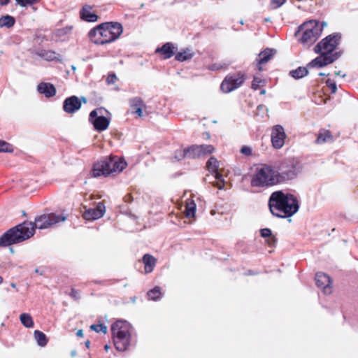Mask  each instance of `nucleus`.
Wrapping results in <instances>:
<instances>
[{
    "label": "nucleus",
    "instance_id": "f257e3e1",
    "mask_svg": "<svg viewBox=\"0 0 358 358\" xmlns=\"http://www.w3.org/2000/svg\"><path fill=\"white\" fill-rule=\"evenodd\" d=\"M66 217L62 215L50 213L40 215L35 219V223L24 222L10 229L0 236V247H6L30 238L35 233V229H44L59 222L65 221Z\"/></svg>",
    "mask_w": 358,
    "mask_h": 358
},
{
    "label": "nucleus",
    "instance_id": "f03ea898",
    "mask_svg": "<svg viewBox=\"0 0 358 358\" xmlns=\"http://www.w3.org/2000/svg\"><path fill=\"white\" fill-rule=\"evenodd\" d=\"M271 213L278 217H289L294 215L299 208L297 198L291 194H285L281 191L271 194L268 201Z\"/></svg>",
    "mask_w": 358,
    "mask_h": 358
},
{
    "label": "nucleus",
    "instance_id": "7ed1b4c3",
    "mask_svg": "<svg viewBox=\"0 0 358 358\" xmlns=\"http://www.w3.org/2000/svg\"><path fill=\"white\" fill-rule=\"evenodd\" d=\"M123 27L119 22H105L90 30L88 34L91 41L103 45L115 41L122 34Z\"/></svg>",
    "mask_w": 358,
    "mask_h": 358
},
{
    "label": "nucleus",
    "instance_id": "20e7f679",
    "mask_svg": "<svg viewBox=\"0 0 358 358\" xmlns=\"http://www.w3.org/2000/svg\"><path fill=\"white\" fill-rule=\"evenodd\" d=\"M127 166V162L121 158L113 156L103 158L94 164L92 175L93 177L108 176L115 172H121Z\"/></svg>",
    "mask_w": 358,
    "mask_h": 358
},
{
    "label": "nucleus",
    "instance_id": "39448f33",
    "mask_svg": "<svg viewBox=\"0 0 358 358\" xmlns=\"http://www.w3.org/2000/svg\"><path fill=\"white\" fill-rule=\"evenodd\" d=\"M131 326L127 321L117 320L111 326L114 345L119 351H124L130 344Z\"/></svg>",
    "mask_w": 358,
    "mask_h": 358
},
{
    "label": "nucleus",
    "instance_id": "423d86ee",
    "mask_svg": "<svg viewBox=\"0 0 358 358\" xmlns=\"http://www.w3.org/2000/svg\"><path fill=\"white\" fill-rule=\"evenodd\" d=\"M302 169L303 166L299 158L287 157L280 162L276 172L280 182H282L296 178Z\"/></svg>",
    "mask_w": 358,
    "mask_h": 358
},
{
    "label": "nucleus",
    "instance_id": "0eeeda50",
    "mask_svg": "<svg viewBox=\"0 0 358 358\" xmlns=\"http://www.w3.org/2000/svg\"><path fill=\"white\" fill-rule=\"evenodd\" d=\"M324 25H326L324 22L320 24L316 20H309L302 24L298 31V32H302L299 39L300 43L304 46L311 45L320 36Z\"/></svg>",
    "mask_w": 358,
    "mask_h": 358
},
{
    "label": "nucleus",
    "instance_id": "6e6552de",
    "mask_svg": "<svg viewBox=\"0 0 358 358\" xmlns=\"http://www.w3.org/2000/svg\"><path fill=\"white\" fill-rule=\"evenodd\" d=\"M276 171L268 166H265L257 170L251 180L252 187L271 186L280 183Z\"/></svg>",
    "mask_w": 358,
    "mask_h": 358
},
{
    "label": "nucleus",
    "instance_id": "1a4fd4ad",
    "mask_svg": "<svg viewBox=\"0 0 358 358\" xmlns=\"http://www.w3.org/2000/svg\"><path fill=\"white\" fill-rule=\"evenodd\" d=\"M341 35L338 33L330 34L322 39L314 48L316 53H322L326 55H334V51L340 43ZM336 52H334L335 54Z\"/></svg>",
    "mask_w": 358,
    "mask_h": 358
},
{
    "label": "nucleus",
    "instance_id": "9d476101",
    "mask_svg": "<svg viewBox=\"0 0 358 358\" xmlns=\"http://www.w3.org/2000/svg\"><path fill=\"white\" fill-rule=\"evenodd\" d=\"M245 80V76L243 72H237L229 74L225 77L220 85L221 90L224 93L231 92L241 87Z\"/></svg>",
    "mask_w": 358,
    "mask_h": 358
},
{
    "label": "nucleus",
    "instance_id": "9b49d317",
    "mask_svg": "<svg viewBox=\"0 0 358 358\" xmlns=\"http://www.w3.org/2000/svg\"><path fill=\"white\" fill-rule=\"evenodd\" d=\"M102 111V108L95 109L90 112L89 116L90 122L98 131L107 129L110 124V120L103 116Z\"/></svg>",
    "mask_w": 358,
    "mask_h": 358
},
{
    "label": "nucleus",
    "instance_id": "f8f14e48",
    "mask_svg": "<svg viewBox=\"0 0 358 358\" xmlns=\"http://www.w3.org/2000/svg\"><path fill=\"white\" fill-rule=\"evenodd\" d=\"M271 136L272 145L275 149L282 148L287 135L281 125L277 124L272 128Z\"/></svg>",
    "mask_w": 358,
    "mask_h": 358
},
{
    "label": "nucleus",
    "instance_id": "ddd939ff",
    "mask_svg": "<svg viewBox=\"0 0 358 358\" xmlns=\"http://www.w3.org/2000/svg\"><path fill=\"white\" fill-rule=\"evenodd\" d=\"M320 55L312 60L308 65V67L321 68L328 64L333 63L340 56L338 53H335L332 55H326L322 53H319Z\"/></svg>",
    "mask_w": 358,
    "mask_h": 358
},
{
    "label": "nucleus",
    "instance_id": "4468645a",
    "mask_svg": "<svg viewBox=\"0 0 358 358\" xmlns=\"http://www.w3.org/2000/svg\"><path fill=\"white\" fill-rule=\"evenodd\" d=\"M206 166L208 170L214 175L215 179L217 180V187L219 189L223 188L224 180L222 179V175L219 173V162L217 159L213 157H210L206 163Z\"/></svg>",
    "mask_w": 358,
    "mask_h": 358
},
{
    "label": "nucleus",
    "instance_id": "2eb2a0df",
    "mask_svg": "<svg viewBox=\"0 0 358 358\" xmlns=\"http://www.w3.org/2000/svg\"><path fill=\"white\" fill-rule=\"evenodd\" d=\"M106 211L105 206L99 202L94 208L87 209L83 213V217L86 220H94L103 217Z\"/></svg>",
    "mask_w": 358,
    "mask_h": 358
},
{
    "label": "nucleus",
    "instance_id": "dca6fc26",
    "mask_svg": "<svg viewBox=\"0 0 358 358\" xmlns=\"http://www.w3.org/2000/svg\"><path fill=\"white\" fill-rule=\"evenodd\" d=\"M315 282L318 287L322 289L324 294L331 292V280L329 275L324 273H317L315 275Z\"/></svg>",
    "mask_w": 358,
    "mask_h": 358
},
{
    "label": "nucleus",
    "instance_id": "f3484780",
    "mask_svg": "<svg viewBox=\"0 0 358 358\" xmlns=\"http://www.w3.org/2000/svg\"><path fill=\"white\" fill-rule=\"evenodd\" d=\"M80 106L81 103L78 98L76 96H72L64 100L63 109L67 113H73L78 110Z\"/></svg>",
    "mask_w": 358,
    "mask_h": 358
},
{
    "label": "nucleus",
    "instance_id": "a211bd4d",
    "mask_svg": "<svg viewBox=\"0 0 358 358\" xmlns=\"http://www.w3.org/2000/svg\"><path fill=\"white\" fill-rule=\"evenodd\" d=\"M276 53V50L274 49L271 48H266L264 51H262L259 54V59L257 61L258 65H259V70L262 71L261 66L262 64H264L267 63L269 60L271 59V58L275 55Z\"/></svg>",
    "mask_w": 358,
    "mask_h": 358
},
{
    "label": "nucleus",
    "instance_id": "6ab92c4d",
    "mask_svg": "<svg viewBox=\"0 0 358 358\" xmlns=\"http://www.w3.org/2000/svg\"><path fill=\"white\" fill-rule=\"evenodd\" d=\"M80 15V17L87 22H96L98 19L97 15L92 11V7L89 5L83 7Z\"/></svg>",
    "mask_w": 358,
    "mask_h": 358
},
{
    "label": "nucleus",
    "instance_id": "aec40b11",
    "mask_svg": "<svg viewBox=\"0 0 358 358\" xmlns=\"http://www.w3.org/2000/svg\"><path fill=\"white\" fill-rule=\"evenodd\" d=\"M131 108L134 110L133 113L136 114L138 117H141L143 115V108L145 107L143 101L139 97H134L129 100Z\"/></svg>",
    "mask_w": 358,
    "mask_h": 358
},
{
    "label": "nucleus",
    "instance_id": "412c9836",
    "mask_svg": "<svg viewBox=\"0 0 358 358\" xmlns=\"http://www.w3.org/2000/svg\"><path fill=\"white\" fill-rule=\"evenodd\" d=\"M175 46L171 43H166L161 48L156 50V52L160 53L165 59L171 58L174 55Z\"/></svg>",
    "mask_w": 358,
    "mask_h": 358
},
{
    "label": "nucleus",
    "instance_id": "4be33fe9",
    "mask_svg": "<svg viewBox=\"0 0 358 358\" xmlns=\"http://www.w3.org/2000/svg\"><path fill=\"white\" fill-rule=\"evenodd\" d=\"M38 92L46 97H52L56 94L55 86L50 83H41L37 87Z\"/></svg>",
    "mask_w": 358,
    "mask_h": 358
},
{
    "label": "nucleus",
    "instance_id": "5701e85b",
    "mask_svg": "<svg viewBox=\"0 0 358 358\" xmlns=\"http://www.w3.org/2000/svg\"><path fill=\"white\" fill-rule=\"evenodd\" d=\"M200 145H194L180 152L181 157H200Z\"/></svg>",
    "mask_w": 358,
    "mask_h": 358
},
{
    "label": "nucleus",
    "instance_id": "b1692460",
    "mask_svg": "<svg viewBox=\"0 0 358 358\" xmlns=\"http://www.w3.org/2000/svg\"><path fill=\"white\" fill-rule=\"evenodd\" d=\"M196 205L192 199H188L185 203V215L187 219H194L195 217Z\"/></svg>",
    "mask_w": 358,
    "mask_h": 358
},
{
    "label": "nucleus",
    "instance_id": "393cba45",
    "mask_svg": "<svg viewBox=\"0 0 358 358\" xmlns=\"http://www.w3.org/2000/svg\"><path fill=\"white\" fill-rule=\"evenodd\" d=\"M36 55L47 61L60 60L61 56L59 54L50 50H40L36 52Z\"/></svg>",
    "mask_w": 358,
    "mask_h": 358
},
{
    "label": "nucleus",
    "instance_id": "a878e982",
    "mask_svg": "<svg viewBox=\"0 0 358 358\" xmlns=\"http://www.w3.org/2000/svg\"><path fill=\"white\" fill-rule=\"evenodd\" d=\"M143 262L145 265V272L146 273H151L157 262V259L149 254H145L143 257Z\"/></svg>",
    "mask_w": 358,
    "mask_h": 358
},
{
    "label": "nucleus",
    "instance_id": "bb28decb",
    "mask_svg": "<svg viewBox=\"0 0 358 358\" xmlns=\"http://www.w3.org/2000/svg\"><path fill=\"white\" fill-rule=\"evenodd\" d=\"M194 53L189 49L184 50L176 55V59L178 62H185L191 59Z\"/></svg>",
    "mask_w": 358,
    "mask_h": 358
},
{
    "label": "nucleus",
    "instance_id": "cd10ccee",
    "mask_svg": "<svg viewBox=\"0 0 358 358\" xmlns=\"http://www.w3.org/2000/svg\"><path fill=\"white\" fill-rule=\"evenodd\" d=\"M34 336L37 344L39 346L45 347L47 345L48 338L43 332L39 330H36L34 332Z\"/></svg>",
    "mask_w": 358,
    "mask_h": 358
},
{
    "label": "nucleus",
    "instance_id": "c85d7f7f",
    "mask_svg": "<svg viewBox=\"0 0 358 358\" xmlns=\"http://www.w3.org/2000/svg\"><path fill=\"white\" fill-rule=\"evenodd\" d=\"M332 136L331 133L327 130H322L319 133L317 138L316 139V143L321 144L326 142L331 141Z\"/></svg>",
    "mask_w": 358,
    "mask_h": 358
},
{
    "label": "nucleus",
    "instance_id": "c756f323",
    "mask_svg": "<svg viewBox=\"0 0 358 358\" xmlns=\"http://www.w3.org/2000/svg\"><path fill=\"white\" fill-rule=\"evenodd\" d=\"M15 23V18L11 15H4L0 17V27L10 28Z\"/></svg>",
    "mask_w": 358,
    "mask_h": 358
},
{
    "label": "nucleus",
    "instance_id": "7c9ffc66",
    "mask_svg": "<svg viewBox=\"0 0 358 358\" xmlns=\"http://www.w3.org/2000/svg\"><path fill=\"white\" fill-rule=\"evenodd\" d=\"M21 323L27 328H32L34 327V321L31 316L28 313H22L20 315Z\"/></svg>",
    "mask_w": 358,
    "mask_h": 358
},
{
    "label": "nucleus",
    "instance_id": "2f4dec72",
    "mask_svg": "<svg viewBox=\"0 0 358 358\" xmlns=\"http://www.w3.org/2000/svg\"><path fill=\"white\" fill-rule=\"evenodd\" d=\"M290 76L296 79H299L308 74V70L305 67H299L295 70H292L289 73Z\"/></svg>",
    "mask_w": 358,
    "mask_h": 358
},
{
    "label": "nucleus",
    "instance_id": "473e14b6",
    "mask_svg": "<svg viewBox=\"0 0 358 358\" xmlns=\"http://www.w3.org/2000/svg\"><path fill=\"white\" fill-rule=\"evenodd\" d=\"M149 299L157 301L161 298L162 293L159 287H155L147 294Z\"/></svg>",
    "mask_w": 358,
    "mask_h": 358
},
{
    "label": "nucleus",
    "instance_id": "72a5a7b5",
    "mask_svg": "<svg viewBox=\"0 0 358 358\" xmlns=\"http://www.w3.org/2000/svg\"><path fill=\"white\" fill-rule=\"evenodd\" d=\"M200 157L206 156L213 153L215 148L211 145H200Z\"/></svg>",
    "mask_w": 358,
    "mask_h": 358
},
{
    "label": "nucleus",
    "instance_id": "f704fd0d",
    "mask_svg": "<svg viewBox=\"0 0 358 358\" xmlns=\"http://www.w3.org/2000/svg\"><path fill=\"white\" fill-rule=\"evenodd\" d=\"M265 81L260 78L254 77L252 83V88L257 90L259 87L264 85Z\"/></svg>",
    "mask_w": 358,
    "mask_h": 358
},
{
    "label": "nucleus",
    "instance_id": "c9c22d12",
    "mask_svg": "<svg viewBox=\"0 0 358 358\" xmlns=\"http://www.w3.org/2000/svg\"><path fill=\"white\" fill-rule=\"evenodd\" d=\"M91 329L95 331L96 332H103L106 334L107 332V327L100 324H92L90 327Z\"/></svg>",
    "mask_w": 358,
    "mask_h": 358
},
{
    "label": "nucleus",
    "instance_id": "e433bc0d",
    "mask_svg": "<svg viewBox=\"0 0 358 358\" xmlns=\"http://www.w3.org/2000/svg\"><path fill=\"white\" fill-rule=\"evenodd\" d=\"M13 151L12 145L9 143L0 141V152H9Z\"/></svg>",
    "mask_w": 358,
    "mask_h": 358
},
{
    "label": "nucleus",
    "instance_id": "4c0bfd02",
    "mask_svg": "<svg viewBox=\"0 0 358 358\" xmlns=\"http://www.w3.org/2000/svg\"><path fill=\"white\" fill-rule=\"evenodd\" d=\"M326 84L327 86L331 90L332 94H335L336 92L337 86L335 81L331 79H328L326 81Z\"/></svg>",
    "mask_w": 358,
    "mask_h": 358
},
{
    "label": "nucleus",
    "instance_id": "58836bf2",
    "mask_svg": "<svg viewBox=\"0 0 358 358\" xmlns=\"http://www.w3.org/2000/svg\"><path fill=\"white\" fill-rule=\"evenodd\" d=\"M17 3L21 6H26L27 5H31L37 3L39 0H15Z\"/></svg>",
    "mask_w": 358,
    "mask_h": 358
},
{
    "label": "nucleus",
    "instance_id": "ea45409f",
    "mask_svg": "<svg viewBox=\"0 0 358 358\" xmlns=\"http://www.w3.org/2000/svg\"><path fill=\"white\" fill-rule=\"evenodd\" d=\"M241 152L246 156H250L252 155V148L249 146L244 145L241 149Z\"/></svg>",
    "mask_w": 358,
    "mask_h": 358
},
{
    "label": "nucleus",
    "instance_id": "a19ab883",
    "mask_svg": "<svg viewBox=\"0 0 358 358\" xmlns=\"http://www.w3.org/2000/svg\"><path fill=\"white\" fill-rule=\"evenodd\" d=\"M286 0H271V3L273 8H278L280 7Z\"/></svg>",
    "mask_w": 358,
    "mask_h": 358
},
{
    "label": "nucleus",
    "instance_id": "79ce46f5",
    "mask_svg": "<svg viewBox=\"0 0 358 358\" xmlns=\"http://www.w3.org/2000/svg\"><path fill=\"white\" fill-rule=\"evenodd\" d=\"M261 236L264 238L270 237L272 234L271 229L264 228L260 231Z\"/></svg>",
    "mask_w": 358,
    "mask_h": 358
},
{
    "label": "nucleus",
    "instance_id": "37998d69",
    "mask_svg": "<svg viewBox=\"0 0 358 358\" xmlns=\"http://www.w3.org/2000/svg\"><path fill=\"white\" fill-rule=\"evenodd\" d=\"M116 80H117L116 75L114 73H112V74H110L108 76V77L106 78V83L108 85L113 84L115 83Z\"/></svg>",
    "mask_w": 358,
    "mask_h": 358
},
{
    "label": "nucleus",
    "instance_id": "c03bdc74",
    "mask_svg": "<svg viewBox=\"0 0 358 358\" xmlns=\"http://www.w3.org/2000/svg\"><path fill=\"white\" fill-rule=\"evenodd\" d=\"M70 296L75 299H78L80 297V293L78 290L72 289L70 293Z\"/></svg>",
    "mask_w": 358,
    "mask_h": 358
},
{
    "label": "nucleus",
    "instance_id": "a18cd8bd",
    "mask_svg": "<svg viewBox=\"0 0 358 358\" xmlns=\"http://www.w3.org/2000/svg\"><path fill=\"white\" fill-rule=\"evenodd\" d=\"M222 68V66L220 64H214L209 66V69L211 71L218 70Z\"/></svg>",
    "mask_w": 358,
    "mask_h": 358
},
{
    "label": "nucleus",
    "instance_id": "49530a36",
    "mask_svg": "<svg viewBox=\"0 0 358 358\" xmlns=\"http://www.w3.org/2000/svg\"><path fill=\"white\" fill-rule=\"evenodd\" d=\"M124 201L126 203H130V202H131L133 201V197H132V196L130 194H127L124 197Z\"/></svg>",
    "mask_w": 358,
    "mask_h": 358
},
{
    "label": "nucleus",
    "instance_id": "de8ad7c7",
    "mask_svg": "<svg viewBox=\"0 0 358 358\" xmlns=\"http://www.w3.org/2000/svg\"><path fill=\"white\" fill-rule=\"evenodd\" d=\"M182 150H178L176 152V155H175V158L177 159L178 160H180L182 159H184L185 157H181V155H180V152H181Z\"/></svg>",
    "mask_w": 358,
    "mask_h": 358
},
{
    "label": "nucleus",
    "instance_id": "09e8293b",
    "mask_svg": "<svg viewBox=\"0 0 358 358\" xmlns=\"http://www.w3.org/2000/svg\"><path fill=\"white\" fill-rule=\"evenodd\" d=\"M257 110H266V111H268V109L266 108L265 106L264 105H259L258 107H257Z\"/></svg>",
    "mask_w": 358,
    "mask_h": 358
},
{
    "label": "nucleus",
    "instance_id": "8fccbe9b",
    "mask_svg": "<svg viewBox=\"0 0 358 358\" xmlns=\"http://www.w3.org/2000/svg\"><path fill=\"white\" fill-rule=\"evenodd\" d=\"M9 2V0H0V5L4 6L7 5Z\"/></svg>",
    "mask_w": 358,
    "mask_h": 358
},
{
    "label": "nucleus",
    "instance_id": "3c124183",
    "mask_svg": "<svg viewBox=\"0 0 358 358\" xmlns=\"http://www.w3.org/2000/svg\"><path fill=\"white\" fill-rule=\"evenodd\" d=\"M76 335L79 337H82L83 336V333L82 330H78L76 333Z\"/></svg>",
    "mask_w": 358,
    "mask_h": 358
},
{
    "label": "nucleus",
    "instance_id": "603ef678",
    "mask_svg": "<svg viewBox=\"0 0 358 358\" xmlns=\"http://www.w3.org/2000/svg\"><path fill=\"white\" fill-rule=\"evenodd\" d=\"M335 75L336 76H342L343 78L345 76V74H341V71H336L335 72Z\"/></svg>",
    "mask_w": 358,
    "mask_h": 358
},
{
    "label": "nucleus",
    "instance_id": "864d4df0",
    "mask_svg": "<svg viewBox=\"0 0 358 358\" xmlns=\"http://www.w3.org/2000/svg\"><path fill=\"white\" fill-rule=\"evenodd\" d=\"M90 342L89 341H87L85 342V345H86V347H87V348H89V347H90Z\"/></svg>",
    "mask_w": 358,
    "mask_h": 358
},
{
    "label": "nucleus",
    "instance_id": "5fc2aeb1",
    "mask_svg": "<svg viewBox=\"0 0 358 358\" xmlns=\"http://www.w3.org/2000/svg\"><path fill=\"white\" fill-rule=\"evenodd\" d=\"M266 94V90H262L261 92H260V94Z\"/></svg>",
    "mask_w": 358,
    "mask_h": 358
},
{
    "label": "nucleus",
    "instance_id": "6e6d98bb",
    "mask_svg": "<svg viewBox=\"0 0 358 358\" xmlns=\"http://www.w3.org/2000/svg\"><path fill=\"white\" fill-rule=\"evenodd\" d=\"M10 286H11L12 287H13V288H16V284H15V283H13V282H12V283L10 284Z\"/></svg>",
    "mask_w": 358,
    "mask_h": 358
},
{
    "label": "nucleus",
    "instance_id": "4d7b16f0",
    "mask_svg": "<svg viewBox=\"0 0 358 358\" xmlns=\"http://www.w3.org/2000/svg\"><path fill=\"white\" fill-rule=\"evenodd\" d=\"M35 272L37 273H40V275H42V273H40L39 270L38 268L35 269Z\"/></svg>",
    "mask_w": 358,
    "mask_h": 358
},
{
    "label": "nucleus",
    "instance_id": "13d9d810",
    "mask_svg": "<svg viewBox=\"0 0 358 358\" xmlns=\"http://www.w3.org/2000/svg\"><path fill=\"white\" fill-rule=\"evenodd\" d=\"M71 69L73 71H76V66L73 65L71 66Z\"/></svg>",
    "mask_w": 358,
    "mask_h": 358
},
{
    "label": "nucleus",
    "instance_id": "bf43d9fd",
    "mask_svg": "<svg viewBox=\"0 0 358 358\" xmlns=\"http://www.w3.org/2000/svg\"><path fill=\"white\" fill-rule=\"evenodd\" d=\"M274 242H275V239H274V238H272V243H271V242H269V243H268V244H269V245H272V244H273V243H274Z\"/></svg>",
    "mask_w": 358,
    "mask_h": 358
},
{
    "label": "nucleus",
    "instance_id": "052dcab7",
    "mask_svg": "<svg viewBox=\"0 0 358 358\" xmlns=\"http://www.w3.org/2000/svg\"><path fill=\"white\" fill-rule=\"evenodd\" d=\"M104 348H105V350H108V349L109 348V347H108V345H106L104 346Z\"/></svg>",
    "mask_w": 358,
    "mask_h": 358
},
{
    "label": "nucleus",
    "instance_id": "680f3d73",
    "mask_svg": "<svg viewBox=\"0 0 358 358\" xmlns=\"http://www.w3.org/2000/svg\"><path fill=\"white\" fill-rule=\"evenodd\" d=\"M319 76H325V73H319Z\"/></svg>",
    "mask_w": 358,
    "mask_h": 358
},
{
    "label": "nucleus",
    "instance_id": "e2e57ef3",
    "mask_svg": "<svg viewBox=\"0 0 358 358\" xmlns=\"http://www.w3.org/2000/svg\"><path fill=\"white\" fill-rule=\"evenodd\" d=\"M3 282V278L0 276V284Z\"/></svg>",
    "mask_w": 358,
    "mask_h": 358
}]
</instances>
